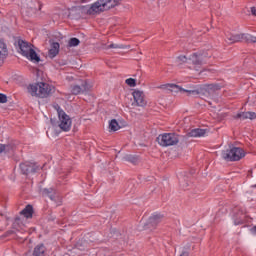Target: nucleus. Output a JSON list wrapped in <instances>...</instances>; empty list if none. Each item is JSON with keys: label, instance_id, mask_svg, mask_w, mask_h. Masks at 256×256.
<instances>
[{"label": "nucleus", "instance_id": "4", "mask_svg": "<svg viewBox=\"0 0 256 256\" xmlns=\"http://www.w3.org/2000/svg\"><path fill=\"white\" fill-rule=\"evenodd\" d=\"M55 109L58 114L59 128L65 132L71 131V124H72L71 117L69 115H67V113H65V111H63V109H61L60 105H57L55 107Z\"/></svg>", "mask_w": 256, "mask_h": 256}, {"label": "nucleus", "instance_id": "41", "mask_svg": "<svg viewBox=\"0 0 256 256\" xmlns=\"http://www.w3.org/2000/svg\"><path fill=\"white\" fill-rule=\"evenodd\" d=\"M252 187H253L254 189H256V184H254Z\"/></svg>", "mask_w": 256, "mask_h": 256}, {"label": "nucleus", "instance_id": "39", "mask_svg": "<svg viewBox=\"0 0 256 256\" xmlns=\"http://www.w3.org/2000/svg\"><path fill=\"white\" fill-rule=\"evenodd\" d=\"M5 229V224L0 221V231H3Z\"/></svg>", "mask_w": 256, "mask_h": 256}, {"label": "nucleus", "instance_id": "7", "mask_svg": "<svg viewBox=\"0 0 256 256\" xmlns=\"http://www.w3.org/2000/svg\"><path fill=\"white\" fill-rule=\"evenodd\" d=\"M190 64L199 67L201 65H205L207 63V52L205 51H198L194 52L189 56Z\"/></svg>", "mask_w": 256, "mask_h": 256}, {"label": "nucleus", "instance_id": "16", "mask_svg": "<svg viewBox=\"0 0 256 256\" xmlns=\"http://www.w3.org/2000/svg\"><path fill=\"white\" fill-rule=\"evenodd\" d=\"M228 43H239L245 41V34H228L226 35Z\"/></svg>", "mask_w": 256, "mask_h": 256}, {"label": "nucleus", "instance_id": "22", "mask_svg": "<svg viewBox=\"0 0 256 256\" xmlns=\"http://www.w3.org/2000/svg\"><path fill=\"white\" fill-rule=\"evenodd\" d=\"M45 251H46L45 245L43 244L37 245L34 248L33 256H45Z\"/></svg>", "mask_w": 256, "mask_h": 256}, {"label": "nucleus", "instance_id": "2", "mask_svg": "<svg viewBox=\"0 0 256 256\" xmlns=\"http://www.w3.org/2000/svg\"><path fill=\"white\" fill-rule=\"evenodd\" d=\"M119 3H121V0H98L87 10V14L95 15V13H103V11L117 7Z\"/></svg>", "mask_w": 256, "mask_h": 256}, {"label": "nucleus", "instance_id": "37", "mask_svg": "<svg viewBox=\"0 0 256 256\" xmlns=\"http://www.w3.org/2000/svg\"><path fill=\"white\" fill-rule=\"evenodd\" d=\"M180 256H189V251L183 250L180 254Z\"/></svg>", "mask_w": 256, "mask_h": 256}, {"label": "nucleus", "instance_id": "29", "mask_svg": "<svg viewBox=\"0 0 256 256\" xmlns=\"http://www.w3.org/2000/svg\"><path fill=\"white\" fill-rule=\"evenodd\" d=\"M126 85H128V87H136L137 85V80L133 79V78H128L125 80Z\"/></svg>", "mask_w": 256, "mask_h": 256}, {"label": "nucleus", "instance_id": "31", "mask_svg": "<svg viewBox=\"0 0 256 256\" xmlns=\"http://www.w3.org/2000/svg\"><path fill=\"white\" fill-rule=\"evenodd\" d=\"M108 49H123V45H119V44H110L108 46Z\"/></svg>", "mask_w": 256, "mask_h": 256}, {"label": "nucleus", "instance_id": "35", "mask_svg": "<svg viewBox=\"0 0 256 256\" xmlns=\"http://www.w3.org/2000/svg\"><path fill=\"white\" fill-rule=\"evenodd\" d=\"M13 233H15V231H13V230H8V231L4 234V237H10V235H13Z\"/></svg>", "mask_w": 256, "mask_h": 256}, {"label": "nucleus", "instance_id": "24", "mask_svg": "<svg viewBox=\"0 0 256 256\" xmlns=\"http://www.w3.org/2000/svg\"><path fill=\"white\" fill-rule=\"evenodd\" d=\"M109 129L111 131H119V129H121V126H119V122H117V120L112 119L109 123Z\"/></svg>", "mask_w": 256, "mask_h": 256}, {"label": "nucleus", "instance_id": "14", "mask_svg": "<svg viewBox=\"0 0 256 256\" xmlns=\"http://www.w3.org/2000/svg\"><path fill=\"white\" fill-rule=\"evenodd\" d=\"M163 215L162 214H153L152 216L149 217L148 219V225L150 227H157L161 221H163Z\"/></svg>", "mask_w": 256, "mask_h": 256}, {"label": "nucleus", "instance_id": "3", "mask_svg": "<svg viewBox=\"0 0 256 256\" xmlns=\"http://www.w3.org/2000/svg\"><path fill=\"white\" fill-rule=\"evenodd\" d=\"M245 157V150L239 147H232L222 151V158L225 161H241Z\"/></svg>", "mask_w": 256, "mask_h": 256}, {"label": "nucleus", "instance_id": "10", "mask_svg": "<svg viewBox=\"0 0 256 256\" xmlns=\"http://www.w3.org/2000/svg\"><path fill=\"white\" fill-rule=\"evenodd\" d=\"M20 169L23 175H29V173H37V167L35 164L30 162H25L20 164Z\"/></svg>", "mask_w": 256, "mask_h": 256}, {"label": "nucleus", "instance_id": "9", "mask_svg": "<svg viewBox=\"0 0 256 256\" xmlns=\"http://www.w3.org/2000/svg\"><path fill=\"white\" fill-rule=\"evenodd\" d=\"M160 89H163L164 91H170V93H173V91H184V93H189V95H199L197 90L181 89L176 84H163L160 86Z\"/></svg>", "mask_w": 256, "mask_h": 256}, {"label": "nucleus", "instance_id": "27", "mask_svg": "<svg viewBox=\"0 0 256 256\" xmlns=\"http://www.w3.org/2000/svg\"><path fill=\"white\" fill-rule=\"evenodd\" d=\"M81 43L78 38H71L68 42L69 47H77Z\"/></svg>", "mask_w": 256, "mask_h": 256}, {"label": "nucleus", "instance_id": "36", "mask_svg": "<svg viewBox=\"0 0 256 256\" xmlns=\"http://www.w3.org/2000/svg\"><path fill=\"white\" fill-rule=\"evenodd\" d=\"M250 11H251V14H252L254 17H256V7H255V6L251 7V8H250Z\"/></svg>", "mask_w": 256, "mask_h": 256}, {"label": "nucleus", "instance_id": "8", "mask_svg": "<svg viewBox=\"0 0 256 256\" xmlns=\"http://www.w3.org/2000/svg\"><path fill=\"white\" fill-rule=\"evenodd\" d=\"M134 101L132 102L133 107H147V100L145 99V92L134 89L132 92Z\"/></svg>", "mask_w": 256, "mask_h": 256}, {"label": "nucleus", "instance_id": "17", "mask_svg": "<svg viewBox=\"0 0 256 256\" xmlns=\"http://www.w3.org/2000/svg\"><path fill=\"white\" fill-rule=\"evenodd\" d=\"M60 47H61V45L58 42H53L51 44V48L48 51V57L50 59H55V57H57V55H59Z\"/></svg>", "mask_w": 256, "mask_h": 256}, {"label": "nucleus", "instance_id": "21", "mask_svg": "<svg viewBox=\"0 0 256 256\" xmlns=\"http://www.w3.org/2000/svg\"><path fill=\"white\" fill-rule=\"evenodd\" d=\"M27 59H29L30 61H33L34 63H39V61H41V58L39 57V55H37V52H35L32 48V50H30L28 52V54L26 56Z\"/></svg>", "mask_w": 256, "mask_h": 256}, {"label": "nucleus", "instance_id": "28", "mask_svg": "<svg viewBox=\"0 0 256 256\" xmlns=\"http://www.w3.org/2000/svg\"><path fill=\"white\" fill-rule=\"evenodd\" d=\"M177 61L180 63H188L189 65H191V61H189V58H187V56L185 55L178 56Z\"/></svg>", "mask_w": 256, "mask_h": 256}, {"label": "nucleus", "instance_id": "15", "mask_svg": "<svg viewBox=\"0 0 256 256\" xmlns=\"http://www.w3.org/2000/svg\"><path fill=\"white\" fill-rule=\"evenodd\" d=\"M202 89L203 91H205V93H208V95H213L215 91L221 90V85L220 84H204Z\"/></svg>", "mask_w": 256, "mask_h": 256}, {"label": "nucleus", "instance_id": "25", "mask_svg": "<svg viewBox=\"0 0 256 256\" xmlns=\"http://www.w3.org/2000/svg\"><path fill=\"white\" fill-rule=\"evenodd\" d=\"M244 41L246 43H256V36L250 34H244Z\"/></svg>", "mask_w": 256, "mask_h": 256}, {"label": "nucleus", "instance_id": "33", "mask_svg": "<svg viewBox=\"0 0 256 256\" xmlns=\"http://www.w3.org/2000/svg\"><path fill=\"white\" fill-rule=\"evenodd\" d=\"M0 103H7V95L0 93Z\"/></svg>", "mask_w": 256, "mask_h": 256}, {"label": "nucleus", "instance_id": "40", "mask_svg": "<svg viewBox=\"0 0 256 256\" xmlns=\"http://www.w3.org/2000/svg\"><path fill=\"white\" fill-rule=\"evenodd\" d=\"M38 3V11H41V7H43V4H41V2H37Z\"/></svg>", "mask_w": 256, "mask_h": 256}, {"label": "nucleus", "instance_id": "5", "mask_svg": "<svg viewBox=\"0 0 256 256\" xmlns=\"http://www.w3.org/2000/svg\"><path fill=\"white\" fill-rule=\"evenodd\" d=\"M158 143L161 147H172L179 143V135L177 133H164L157 137Z\"/></svg>", "mask_w": 256, "mask_h": 256}, {"label": "nucleus", "instance_id": "13", "mask_svg": "<svg viewBox=\"0 0 256 256\" xmlns=\"http://www.w3.org/2000/svg\"><path fill=\"white\" fill-rule=\"evenodd\" d=\"M40 193L42 197H48L51 201H55V197L57 195V191L53 188L40 189Z\"/></svg>", "mask_w": 256, "mask_h": 256}, {"label": "nucleus", "instance_id": "23", "mask_svg": "<svg viewBox=\"0 0 256 256\" xmlns=\"http://www.w3.org/2000/svg\"><path fill=\"white\" fill-rule=\"evenodd\" d=\"M13 151V145L11 144H0V154L1 153H11Z\"/></svg>", "mask_w": 256, "mask_h": 256}, {"label": "nucleus", "instance_id": "19", "mask_svg": "<svg viewBox=\"0 0 256 256\" xmlns=\"http://www.w3.org/2000/svg\"><path fill=\"white\" fill-rule=\"evenodd\" d=\"M205 133H207L206 129L195 128L190 130L186 135L187 137H205Z\"/></svg>", "mask_w": 256, "mask_h": 256}, {"label": "nucleus", "instance_id": "12", "mask_svg": "<svg viewBox=\"0 0 256 256\" xmlns=\"http://www.w3.org/2000/svg\"><path fill=\"white\" fill-rule=\"evenodd\" d=\"M17 43H18V47L24 57L28 54V52L30 50L33 49V48H31V44L28 43L27 41L19 39Z\"/></svg>", "mask_w": 256, "mask_h": 256}, {"label": "nucleus", "instance_id": "1", "mask_svg": "<svg viewBox=\"0 0 256 256\" xmlns=\"http://www.w3.org/2000/svg\"><path fill=\"white\" fill-rule=\"evenodd\" d=\"M27 89L28 93H30L32 97L47 99V97L53 94L55 88L45 82H40L36 84H30Z\"/></svg>", "mask_w": 256, "mask_h": 256}, {"label": "nucleus", "instance_id": "34", "mask_svg": "<svg viewBox=\"0 0 256 256\" xmlns=\"http://www.w3.org/2000/svg\"><path fill=\"white\" fill-rule=\"evenodd\" d=\"M248 119H256V113L255 112H248Z\"/></svg>", "mask_w": 256, "mask_h": 256}, {"label": "nucleus", "instance_id": "32", "mask_svg": "<svg viewBox=\"0 0 256 256\" xmlns=\"http://www.w3.org/2000/svg\"><path fill=\"white\" fill-rule=\"evenodd\" d=\"M17 225H21V218L20 217H16L13 223V227L16 228Z\"/></svg>", "mask_w": 256, "mask_h": 256}, {"label": "nucleus", "instance_id": "38", "mask_svg": "<svg viewBox=\"0 0 256 256\" xmlns=\"http://www.w3.org/2000/svg\"><path fill=\"white\" fill-rule=\"evenodd\" d=\"M251 233L256 235V225L251 228Z\"/></svg>", "mask_w": 256, "mask_h": 256}, {"label": "nucleus", "instance_id": "26", "mask_svg": "<svg viewBox=\"0 0 256 256\" xmlns=\"http://www.w3.org/2000/svg\"><path fill=\"white\" fill-rule=\"evenodd\" d=\"M234 119H241V121H245V119H249L248 112H241L234 116Z\"/></svg>", "mask_w": 256, "mask_h": 256}, {"label": "nucleus", "instance_id": "20", "mask_svg": "<svg viewBox=\"0 0 256 256\" xmlns=\"http://www.w3.org/2000/svg\"><path fill=\"white\" fill-rule=\"evenodd\" d=\"M20 215H23L26 219H31L33 217V206L27 205L21 212Z\"/></svg>", "mask_w": 256, "mask_h": 256}, {"label": "nucleus", "instance_id": "18", "mask_svg": "<svg viewBox=\"0 0 256 256\" xmlns=\"http://www.w3.org/2000/svg\"><path fill=\"white\" fill-rule=\"evenodd\" d=\"M245 221H247V216L242 210L235 213L234 225H243L245 224Z\"/></svg>", "mask_w": 256, "mask_h": 256}, {"label": "nucleus", "instance_id": "30", "mask_svg": "<svg viewBox=\"0 0 256 256\" xmlns=\"http://www.w3.org/2000/svg\"><path fill=\"white\" fill-rule=\"evenodd\" d=\"M125 161H128L129 163H137V157L133 155H127L124 157Z\"/></svg>", "mask_w": 256, "mask_h": 256}, {"label": "nucleus", "instance_id": "11", "mask_svg": "<svg viewBox=\"0 0 256 256\" xmlns=\"http://www.w3.org/2000/svg\"><path fill=\"white\" fill-rule=\"evenodd\" d=\"M8 55L9 50L7 49V44L5 43V41L0 39V67L5 63Z\"/></svg>", "mask_w": 256, "mask_h": 256}, {"label": "nucleus", "instance_id": "6", "mask_svg": "<svg viewBox=\"0 0 256 256\" xmlns=\"http://www.w3.org/2000/svg\"><path fill=\"white\" fill-rule=\"evenodd\" d=\"M70 89L72 95H81L91 91V85L89 82H87V80H80L78 84H72Z\"/></svg>", "mask_w": 256, "mask_h": 256}]
</instances>
